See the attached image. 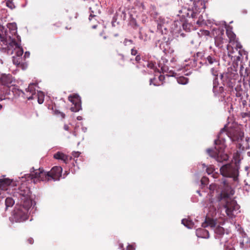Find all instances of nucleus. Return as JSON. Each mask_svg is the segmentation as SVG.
Listing matches in <instances>:
<instances>
[{
	"label": "nucleus",
	"instance_id": "f257e3e1",
	"mask_svg": "<svg viewBox=\"0 0 250 250\" xmlns=\"http://www.w3.org/2000/svg\"><path fill=\"white\" fill-rule=\"evenodd\" d=\"M225 135L229 137L233 142H239L244 138V132L238 126L227 127L226 125L225 126L218 135V139L214 141L215 145L218 146V148L222 150L225 149L226 147L224 138Z\"/></svg>",
	"mask_w": 250,
	"mask_h": 250
},
{
	"label": "nucleus",
	"instance_id": "f03ea898",
	"mask_svg": "<svg viewBox=\"0 0 250 250\" xmlns=\"http://www.w3.org/2000/svg\"><path fill=\"white\" fill-rule=\"evenodd\" d=\"M234 193V191L227 185L218 196L219 201H224L225 202L224 207L226 209L227 215L229 217H232L233 211L235 209L237 206L236 202L231 200L230 198Z\"/></svg>",
	"mask_w": 250,
	"mask_h": 250
},
{
	"label": "nucleus",
	"instance_id": "7ed1b4c3",
	"mask_svg": "<svg viewBox=\"0 0 250 250\" xmlns=\"http://www.w3.org/2000/svg\"><path fill=\"white\" fill-rule=\"evenodd\" d=\"M17 42L15 40H11L7 42V54L15 55L13 56V62L17 66H21L22 65V58L21 57L23 50L21 46V37L17 36Z\"/></svg>",
	"mask_w": 250,
	"mask_h": 250
},
{
	"label": "nucleus",
	"instance_id": "20e7f679",
	"mask_svg": "<svg viewBox=\"0 0 250 250\" xmlns=\"http://www.w3.org/2000/svg\"><path fill=\"white\" fill-rule=\"evenodd\" d=\"M30 194L31 191L27 186L26 183H22L13 193V196L21 200V203L24 204L26 208L31 207L32 205Z\"/></svg>",
	"mask_w": 250,
	"mask_h": 250
},
{
	"label": "nucleus",
	"instance_id": "39448f33",
	"mask_svg": "<svg viewBox=\"0 0 250 250\" xmlns=\"http://www.w3.org/2000/svg\"><path fill=\"white\" fill-rule=\"evenodd\" d=\"M239 167L238 164L233 163L223 165L220 167L221 174L226 177L232 178L234 181L238 179Z\"/></svg>",
	"mask_w": 250,
	"mask_h": 250
},
{
	"label": "nucleus",
	"instance_id": "423d86ee",
	"mask_svg": "<svg viewBox=\"0 0 250 250\" xmlns=\"http://www.w3.org/2000/svg\"><path fill=\"white\" fill-rule=\"evenodd\" d=\"M25 179H27L28 180L30 179L33 180L34 183L41 181H50L48 171H45L42 168H41L34 170L33 173L25 175Z\"/></svg>",
	"mask_w": 250,
	"mask_h": 250
},
{
	"label": "nucleus",
	"instance_id": "0eeeda50",
	"mask_svg": "<svg viewBox=\"0 0 250 250\" xmlns=\"http://www.w3.org/2000/svg\"><path fill=\"white\" fill-rule=\"evenodd\" d=\"M13 81L11 75L2 74L0 76V93L9 94L10 86L9 85Z\"/></svg>",
	"mask_w": 250,
	"mask_h": 250
},
{
	"label": "nucleus",
	"instance_id": "6e6552de",
	"mask_svg": "<svg viewBox=\"0 0 250 250\" xmlns=\"http://www.w3.org/2000/svg\"><path fill=\"white\" fill-rule=\"evenodd\" d=\"M218 146L215 145V148L217 151H215L212 149L208 148L207 150V152L210 157L214 158L218 162L222 163L227 161L229 159V156L227 154L223 152L225 149L222 150L220 148H218Z\"/></svg>",
	"mask_w": 250,
	"mask_h": 250
},
{
	"label": "nucleus",
	"instance_id": "1a4fd4ad",
	"mask_svg": "<svg viewBox=\"0 0 250 250\" xmlns=\"http://www.w3.org/2000/svg\"><path fill=\"white\" fill-rule=\"evenodd\" d=\"M22 206H20L18 208H16L14 210V218L17 222H22L27 219V214L30 207H27L24 204H21Z\"/></svg>",
	"mask_w": 250,
	"mask_h": 250
},
{
	"label": "nucleus",
	"instance_id": "9d476101",
	"mask_svg": "<svg viewBox=\"0 0 250 250\" xmlns=\"http://www.w3.org/2000/svg\"><path fill=\"white\" fill-rule=\"evenodd\" d=\"M68 100L73 105L70 108L72 112H78L82 109L81 98L78 94H74L70 95L68 97Z\"/></svg>",
	"mask_w": 250,
	"mask_h": 250
},
{
	"label": "nucleus",
	"instance_id": "9b49d317",
	"mask_svg": "<svg viewBox=\"0 0 250 250\" xmlns=\"http://www.w3.org/2000/svg\"><path fill=\"white\" fill-rule=\"evenodd\" d=\"M62 168L61 167L55 166L48 171L50 180H59L62 176Z\"/></svg>",
	"mask_w": 250,
	"mask_h": 250
},
{
	"label": "nucleus",
	"instance_id": "f8f14e48",
	"mask_svg": "<svg viewBox=\"0 0 250 250\" xmlns=\"http://www.w3.org/2000/svg\"><path fill=\"white\" fill-rule=\"evenodd\" d=\"M10 186L13 187L17 186L16 182L9 178L0 179V190H6Z\"/></svg>",
	"mask_w": 250,
	"mask_h": 250
},
{
	"label": "nucleus",
	"instance_id": "ddd939ff",
	"mask_svg": "<svg viewBox=\"0 0 250 250\" xmlns=\"http://www.w3.org/2000/svg\"><path fill=\"white\" fill-rule=\"evenodd\" d=\"M227 42V39L225 38L224 31H221L215 38V44L219 48H222L223 44Z\"/></svg>",
	"mask_w": 250,
	"mask_h": 250
},
{
	"label": "nucleus",
	"instance_id": "4468645a",
	"mask_svg": "<svg viewBox=\"0 0 250 250\" xmlns=\"http://www.w3.org/2000/svg\"><path fill=\"white\" fill-rule=\"evenodd\" d=\"M192 2V11L200 12L202 9H205V2L203 0H190Z\"/></svg>",
	"mask_w": 250,
	"mask_h": 250
},
{
	"label": "nucleus",
	"instance_id": "2eb2a0df",
	"mask_svg": "<svg viewBox=\"0 0 250 250\" xmlns=\"http://www.w3.org/2000/svg\"><path fill=\"white\" fill-rule=\"evenodd\" d=\"M94 7H90V9L91 10V13L89 17V20L90 22H92L93 20V23H91V26L93 29H95L97 25H98V21L96 19V18L97 17V15L100 14V11L97 10L96 11H94L92 9H94Z\"/></svg>",
	"mask_w": 250,
	"mask_h": 250
},
{
	"label": "nucleus",
	"instance_id": "dca6fc26",
	"mask_svg": "<svg viewBox=\"0 0 250 250\" xmlns=\"http://www.w3.org/2000/svg\"><path fill=\"white\" fill-rule=\"evenodd\" d=\"M234 47L236 50H238L239 55L236 57L237 61H241L242 58L244 56L248 55V52L243 49V46L240 42H236V45L234 46Z\"/></svg>",
	"mask_w": 250,
	"mask_h": 250
},
{
	"label": "nucleus",
	"instance_id": "f3484780",
	"mask_svg": "<svg viewBox=\"0 0 250 250\" xmlns=\"http://www.w3.org/2000/svg\"><path fill=\"white\" fill-rule=\"evenodd\" d=\"M54 158L56 159L61 160L66 164L72 159V157H69L61 152H57L54 154Z\"/></svg>",
	"mask_w": 250,
	"mask_h": 250
},
{
	"label": "nucleus",
	"instance_id": "a211bd4d",
	"mask_svg": "<svg viewBox=\"0 0 250 250\" xmlns=\"http://www.w3.org/2000/svg\"><path fill=\"white\" fill-rule=\"evenodd\" d=\"M36 84L35 83H30L28 88L26 89V92H29V96L27 95L26 98L28 100H32L34 99L33 96L36 95Z\"/></svg>",
	"mask_w": 250,
	"mask_h": 250
},
{
	"label": "nucleus",
	"instance_id": "6ab92c4d",
	"mask_svg": "<svg viewBox=\"0 0 250 250\" xmlns=\"http://www.w3.org/2000/svg\"><path fill=\"white\" fill-rule=\"evenodd\" d=\"M196 235L198 237L202 238H208L209 237L208 231L203 228L197 229Z\"/></svg>",
	"mask_w": 250,
	"mask_h": 250
},
{
	"label": "nucleus",
	"instance_id": "aec40b11",
	"mask_svg": "<svg viewBox=\"0 0 250 250\" xmlns=\"http://www.w3.org/2000/svg\"><path fill=\"white\" fill-rule=\"evenodd\" d=\"M226 34L229 39V42L232 45L234 46L236 45V42H239L236 39L235 34L231 30L227 29L226 31Z\"/></svg>",
	"mask_w": 250,
	"mask_h": 250
},
{
	"label": "nucleus",
	"instance_id": "412c9836",
	"mask_svg": "<svg viewBox=\"0 0 250 250\" xmlns=\"http://www.w3.org/2000/svg\"><path fill=\"white\" fill-rule=\"evenodd\" d=\"M206 63L208 64H217V65H219V61L217 59V58L216 56L213 55H208L206 58Z\"/></svg>",
	"mask_w": 250,
	"mask_h": 250
},
{
	"label": "nucleus",
	"instance_id": "4be33fe9",
	"mask_svg": "<svg viewBox=\"0 0 250 250\" xmlns=\"http://www.w3.org/2000/svg\"><path fill=\"white\" fill-rule=\"evenodd\" d=\"M216 225V222L210 218H206L205 221L202 223V226L203 228L210 227L211 228H214Z\"/></svg>",
	"mask_w": 250,
	"mask_h": 250
},
{
	"label": "nucleus",
	"instance_id": "5701e85b",
	"mask_svg": "<svg viewBox=\"0 0 250 250\" xmlns=\"http://www.w3.org/2000/svg\"><path fill=\"white\" fill-rule=\"evenodd\" d=\"M7 27L10 30L11 33L16 36V38H17V37L18 35H16L17 30V24L15 23H9L7 24ZM16 40L17 41V39H16Z\"/></svg>",
	"mask_w": 250,
	"mask_h": 250
},
{
	"label": "nucleus",
	"instance_id": "b1692460",
	"mask_svg": "<svg viewBox=\"0 0 250 250\" xmlns=\"http://www.w3.org/2000/svg\"><path fill=\"white\" fill-rule=\"evenodd\" d=\"M214 232L216 234V237L220 238L222 235L224 234L225 229L221 226H217L214 229Z\"/></svg>",
	"mask_w": 250,
	"mask_h": 250
},
{
	"label": "nucleus",
	"instance_id": "393cba45",
	"mask_svg": "<svg viewBox=\"0 0 250 250\" xmlns=\"http://www.w3.org/2000/svg\"><path fill=\"white\" fill-rule=\"evenodd\" d=\"M210 72L211 74L214 76V78L213 80V89L215 88L216 87V81L218 78V70L217 68L215 67H213L211 69Z\"/></svg>",
	"mask_w": 250,
	"mask_h": 250
},
{
	"label": "nucleus",
	"instance_id": "a878e982",
	"mask_svg": "<svg viewBox=\"0 0 250 250\" xmlns=\"http://www.w3.org/2000/svg\"><path fill=\"white\" fill-rule=\"evenodd\" d=\"M52 110L54 112V114L56 116H60L62 119H64L65 117V114L61 111L59 109H57L56 105H54V107H52Z\"/></svg>",
	"mask_w": 250,
	"mask_h": 250
},
{
	"label": "nucleus",
	"instance_id": "bb28decb",
	"mask_svg": "<svg viewBox=\"0 0 250 250\" xmlns=\"http://www.w3.org/2000/svg\"><path fill=\"white\" fill-rule=\"evenodd\" d=\"M182 223L186 227L189 229H191L193 226V222L187 219H183L182 220Z\"/></svg>",
	"mask_w": 250,
	"mask_h": 250
},
{
	"label": "nucleus",
	"instance_id": "cd10ccee",
	"mask_svg": "<svg viewBox=\"0 0 250 250\" xmlns=\"http://www.w3.org/2000/svg\"><path fill=\"white\" fill-rule=\"evenodd\" d=\"M15 203L14 200L11 197H7L5 201V204L6 208L9 207H12Z\"/></svg>",
	"mask_w": 250,
	"mask_h": 250
},
{
	"label": "nucleus",
	"instance_id": "c85d7f7f",
	"mask_svg": "<svg viewBox=\"0 0 250 250\" xmlns=\"http://www.w3.org/2000/svg\"><path fill=\"white\" fill-rule=\"evenodd\" d=\"M139 39L144 41H147L150 39V36L146 33L142 32L141 30L139 31Z\"/></svg>",
	"mask_w": 250,
	"mask_h": 250
},
{
	"label": "nucleus",
	"instance_id": "c756f323",
	"mask_svg": "<svg viewBox=\"0 0 250 250\" xmlns=\"http://www.w3.org/2000/svg\"><path fill=\"white\" fill-rule=\"evenodd\" d=\"M240 152L238 151L233 153V159L234 161V163H233V164H237L240 161Z\"/></svg>",
	"mask_w": 250,
	"mask_h": 250
},
{
	"label": "nucleus",
	"instance_id": "7c9ffc66",
	"mask_svg": "<svg viewBox=\"0 0 250 250\" xmlns=\"http://www.w3.org/2000/svg\"><path fill=\"white\" fill-rule=\"evenodd\" d=\"M227 49L228 50V56L229 57H232V55L234 52L233 47H232L230 45L228 44L227 46Z\"/></svg>",
	"mask_w": 250,
	"mask_h": 250
},
{
	"label": "nucleus",
	"instance_id": "2f4dec72",
	"mask_svg": "<svg viewBox=\"0 0 250 250\" xmlns=\"http://www.w3.org/2000/svg\"><path fill=\"white\" fill-rule=\"evenodd\" d=\"M215 169L213 166L210 165L207 167L206 172L208 174H212L214 171Z\"/></svg>",
	"mask_w": 250,
	"mask_h": 250
},
{
	"label": "nucleus",
	"instance_id": "473e14b6",
	"mask_svg": "<svg viewBox=\"0 0 250 250\" xmlns=\"http://www.w3.org/2000/svg\"><path fill=\"white\" fill-rule=\"evenodd\" d=\"M178 82L180 83L185 84L188 82V79L184 77H180L178 80Z\"/></svg>",
	"mask_w": 250,
	"mask_h": 250
},
{
	"label": "nucleus",
	"instance_id": "72a5a7b5",
	"mask_svg": "<svg viewBox=\"0 0 250 250\" xmlns=\"http://www.w3.org/2000/svg\"><path fill=\"white\" fill-rule=\"evenodd\" d=\"M6 6L11 9H13L15 7L14 3L10 0H8L6 1Z\"/></svg>",
	"mask_w": 250,
	"mask_h": 250
},
{
	"label": "nucleus",
	"instance_id": "f704fd0d",
	"mask_svg": "<svg viewBox=\"0 0 250 250\" xmlns=\"http://www.w3.org/2000/svg\"><path fill=\"white\" fill-rule=\"evenodd\" d=\"M124 43L125 46H128L133 44V41L125 39L124 41Z\"/></svg>",
	"mask_w": 250,
	"mask_h": 250
},
{
	"label": "nucleus",
	"instance_id": "c9c22d12",
	"mask_svg": "<svg viewBox=\"0 0 250 250\" xmlns=\"http://www.w3.org/2000/svg\"><path fill=\"white\" fill-rule=\"evenodd\" d=\"M204 56V53L203 52H198L196 55L194 56V57H196L197 59L198 58H202Z\"/></svg>",
	"mask_w": 250,
	"mask_h": 250
},
{
	"label": "nucleus",
	"instance_id": "e433bc0d",
	"mask_svg": "<svg viewBox=\"0 0 250 250\" xmlns=\"http://www.w3.org/2000/svg\"><path fill=\"white\" fill-rule=\"evenodd\" d=\"M208 178L206 177H203L201 180V182L202 184L203 185H207L208 183Z\"/></svg>",
	"mask_w": 250,
	"mask_h": 250
},
{
	"label": "nucleus",
	"instance_id": "4c0bfd02",
	"mask_svg": "<svg viewBox=\"0 0 250 250\" xmlns=\"http://www.w3.org/2000/svg\"><path fill=\"white\" fill-rule=\"evenodd\" d=\"M41 94L42 95L41 96H40L39 95H38V103L40 104H42L44 101L43 96L42 95V93H41Z\"/></svg>",
	"mask_w": 250,
	"mask_h": 250
},
{
	"label": "nucleus",
	"instance_id": "58836bf2",
	"mask_svg": "<svg viewBox=\"0 0 250 250\" xmlns=\"http://www.w3.org/2000/svg\"><path fill=\"white\" fill-rule=\"evenodd\" d=\"M244 67L243 66V64L242 63V62H241V64H240V71H239V73H240V74L241 76H243V74H244Z\"/></svg>",
	"mask_w": 250,
	"mask_h": 250
},
{
	"label": "nucleus",
	"instance_id": "ea45409f",
	"mask_svg": "<svg viewBox=\"0 0 250 250\" xmlns=\"http://www.w3.org/2000/svg\"><path fill=\"white\" fill-rule=\"evenodd\" d=\"M161 72L163 73L166 72L168 70V67L167 66L164 65L162 66L161 68Z\"/></svg>",
	"mask_w": 250,
	"mask_h": 250
},
{
	"label": "nucleus",
	"instance_id": "a19ab883",
	"mask_svg": "<svg viewBox=\"0 0 250 250\" xmlns=\"http://www.w3.org/2000/svg\"><path fill=\"white\" fill-rule=\"evenodd\" d=\"M204 23V20L200 19V17H199L198 20L196 21V24L198 26H201Z\"/></svg>",
	"mask_w": 250,
	"mask_h": 250
},
{
	"label": "nucleus",
	"instance_id": "79ce46f5",
	"mask_svg": "<svg viewBox=\"0 0 250 250\" xmlns=\"http://www.w3.org/2000/svg\"><path fill=\"white\" fill-rule=\"evenodd\" d=\"M250 70L249 68H246L245 69V70H244L243 75L244 76H246H246H248L249 74H250Z\"/></svg>",
	"mask_w": 250,
	"mask_h": 250
},
{
	"label": "nucleus",
	"instance_id": "37998d69",
	"mask_svg": "<svg viewBox=\"0 0 250 250\" xmlns=\"http://www.w3.org/2000/svg\"><path fill=\"white\" fill-rule=\"evenodd\" d=\"M80 154L81 153L80 152L77 151L73 152L72 155L74 158H78L80 156Z\"/></svg>",
	"mask_w": 250,
	"mask_h": 250
},
{
	"label": "nucleus",
	"instance_id": "c03bdc74",
	"mask_svg": "<svg viewBox=\"0 0 250 250\" xmlns=\"http://www.w3.org/2000/svg\"><path fill=\"white\" fill-rule=\"evenodd\" d=\"M241 116L242 118H245L247 117H250V112H243L241 113Z\"/></svg>",
	"mask_w": 250,
	"mask_h": 250
},
{
	"label": "nucleus",
	"instance_id": "a18cd8bd",
	"mask_svg": "<svg viewBox=\"0 0 250 250\" xmlns=\"http://www.w3.org/2000/svg\"><path fill=\"white\" fill-rule=\"evenodd\" d=\"M138 51L134 48H132L131 50V54L132 55L135 56L137 54Z\"/></svg>",
	"mask_w": 250,
	"mask_h": 250
},
{
	"label": "nucleus",
	"instance_id": "49530a36",
	"mask_svg": "<svg viewBox=\"0 0 250 250\" xmlns=\"http://www.w3.org/2000/svg\"><path fill=\"white\" fill-rule=\"evenodd\" d=\"M139 8L140 11H143L145 9V6L143 3H141L139 5Z\"/></svg>",
	"mask_w": 250,
	"mask_h": 250
},
{
	"label": "nucleus",
	"instance_id": "de8ad7c7",
	"mask_svg": "<svg viewBox=\"0 0 250 250\" xmlns=\"http://www.w3.org/2000/svg\"><path fill=\"white\" fill-rule=\"evenodd\" d=\"M156 80L155 78H153V79H150L149 81V84H153L154 85H157V84L155 83L154 82Z\"/></svg>",
	"mask_w": 250,
	"mask_h": 250
},
{
	"label": "nucleus",
	"instance_id": "09e8293b",
	"mask_svg": "<svg viewBox=\"0 0 250 250\" xmlns=\"http://www.w3.org/2000/svg\"><path fill=\"white\" fill-rule=\"evenodd\" d=\"M134 247L131 245H128V246L126 248V250H134Z\"/></svg>",
	"mask_w": 250,
	"mask_h": 250
},
{
	"label": "nucleus",
	"instance_id": "8fccbe9b",
	"mask_svg": "<svg viewBox=\"0 0 250 250\" xmlns=\"http://www.w3.org/2000/svg\"><path fill=\"white\" fill-rule=\"evenodd\" d=\"M200 12H196L195 11H192V13L191 14V17L192 18H194L196 17V14L197 13H199Z\"/></svg>",
	"mask_w": 250,
	"mask_h": 250
},
{
	"label": "nucleus",
	"instance_id": "3c124183",
	"mask_svg": "<svg viewBox=\"0 0 250 250\" xmlns=\"http://www.w3.org/2000/svg\"><path fill=\"white\" fill-rule=\"evenodd\" d=\"M27 241L29 244H32L34 243V240L32 238H29L28 239Z\"/></svg>",
	"mask_w": 250,
	"mask_h": 250
},
{
	"label": "nucleus",
	"instance_id": "603ef678",
	"mask_svg": "<svg viewBox=\"0 0 250 250\" xmlns=\"http://www.w3.org/2000/svg\"><path fill=\"white\" fill-rule=\"evenodd\" d=\"M141 56L140 55H137L136 58H135V60L137 62H140V61L141 60Z\"/></svg>",
	"mask_w": 250,
	"mask_h": 250
},
{
	"label": "nucleus",
	"instance_id": "864d4df0",
	"mask_svg": "<svg viewBox=\"0 0 250 250\" xmlns=\"http://www.w3.org/2000/svg\"><path fill=\"white\" fill-rule=\"evenodd\" d=\"M247 157L248 158L249 161H250V151L247 152Z\"/></svg>",
	"mask_w": 250,
	"mask_h": 250
},
{
	"label": "nucleus",
	"instance_id": "5fc2aeb1",
	"mask_svg": "<svg viewBox=\"0 0 250 250\" xmlns=\"http://www.w3.org/2000/svg\"><path fill=\"white\" fill-rule=\"evenodd\" d=\"M64 129L65 130H67L68 131L69 130V127L68 126V125H64Z\"/></svg>",
	"mask_w": 250,
	"mask_h": 250
},
{
	"label": "nucleus",
	"instance_id": "6e6d98bb",
	"mask_svg": "<svg viewBox=\"0 0 250 250\" xmlns=\"http://www.w3.org/2000/svg\"><path fill=\"white\" fill-rule=\"evenodd\" d=\"M218 173H213L212 175V177L214 178H217L218 176Z\"/></svg>",
	"mask_w": 250,
	"mask_h": 250
},
{
	"label": "nucleus",
	"instance_id": "4d7b16f0",
	"mask_svg": "<svg viewBox=\"0 0 250 250\" xmlns=\"http://www.w3.org/2000/svg\"><path fill=\"white\" fill-rule=\"evenodd\" d=\"M148 66L150 67V68H152L153 66V64L152 63H148Z\"/></svg>",
	"mask_w": 250,
	"mask_h": 250
},
{
	"label": "nucleus",
	"instance_id": "13d9d810",
	"mask_svg": "<svg viewBox=\"0 0 250 250\" xmlns=\"http://www.w3.org/2000/svg\"><path fill=\"white\" fill-rule=\"evenodd\" d=\"M204 32L206 35H209V32L208 30H205Z\"/></svg>",
	"mask_w": 250,
	"mask_h": 250
},
{
	"label": "nucleus",
	"instance_id": "bf43d9fd",
	"mask_svg": "<svg viewBox=\"0 0 250 250\" xmlns=\"http://www.w3.org/2000/svg\"><path fill=\"white\" fill-rule=\"evenodd\" d=\"M29 52H26L25 53V55H24L25 56H29Z\"/></svg>",
	"mask_w": 250,
	"mask_h": 250
},
{
	"label": "nucleus",
	"instance_id": "052dcab7",
	"mask_svg": "<svg viewBox=\"0 0 250 250\" xmlns=\"http://www.w3.org/2000/svg\"><path fill=\"white\" fill-rule=\"evenodd\" d=\"M134 25L135 26H137L138 27V25L137 24V23H136V21H134Z\"/></svg>",
	"mask_w": 250,
	"mask_h": 250
},
{
	"label": "nucleus",
	"instance_id": "680f3d73",
	"mask_svg": "<svg viewBox=\"0 0 250 250\" xmlns=\"http://www.w3.org/2000/svg\"><path fill=\"white\" fill-rule=\"evenodd\" d=\"M81 119H82V117H81V116H78V117H77V119H78V120H81Z\"/></svg>",
	"mask_w": 250,
	"mask_h": 250
},
{
	"label": "nucleus",
	"instance_id": "e2e57ef3",
	"mask_svg": "<svg viewBox=\"0 0 250 250\" xmlns=\"http://www.w3.org/2000/svg\"><path fill=\"white\" fill-rule=\"evenodd\" d=\"M121 57L122 59L123 60H124V55H121Z\"/></svg>",
	"mask_w": 250,
	"mask_h": 250
},
{
	"label": "nucleus",
	"instance_id": "0e129e2a",
	"mask_svg": "<svg viewBox=\"0 0 250 250\" xmlns=\"http://www.w3.org/2000/svg\"><path fill=\"white\" fill-rule=\"evenodd\" d=\"M241 246H244V242H243H243H241Z\"/></svg>",
	"mask_w": 250,
	"mask_h": 250
},
{
	"label": "nucleus",
	"instance_id": "69168bd1",
	"mask_svg": "<svg viewBox=\"0 0 250 250\" xmlns=\"http://www.w3.org/2000/svg\"><path fill=\"white\" fill-rule=\"evenodd\" d=\"M120 247H121V248H123V244H121L120 245Z\"/></svg>",
	"mask_w": 250,
	"mask_h": 250
},
{
	"label": "nucleus",
	"instance_id": "338daca9",
	"mask_svg": "<svg viewBox=\"0 0 250 250\" xmlns=\"http://www.w3.org/2000/svg\"><path fill=\"white\" fill-rule=\"evenodd\" d=\"M2 106L1 104H0V110L2 109Z\"/></svg>",
	"mask_w": 250,
	"mask_h": 250
},
{
	"label": "nucleus",
	"instance_id": "774afa93",
	"mask_svg": "<svg viewBox=\"0 0 250 250\" xmlns=\"http://www.w3.org/2000/svg\"><path fill=\"white\" fill-rule=\"evenodd\" d=\"M65 28H66V29H71V27L68 28V27H67V26H66V27H65Z\"/></svg>",
	"mask_w": 250,
	"mask_h": 250
}]
</instances>
